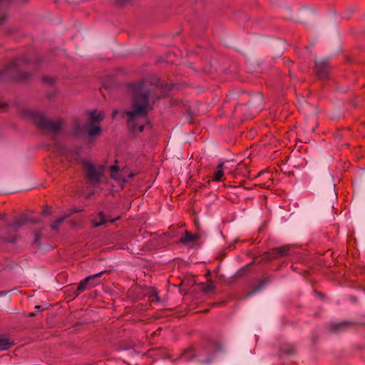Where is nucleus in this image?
<instances>
[{"label":"nucleus","mask_w":365,"mask_h":365,"mask_svg":"<svg viewBox=\"0 0 365 365\" xmlns=\"http://www.w3.org/2000/svg\"><path fill=\"white\" fill-rule=\"evenodd\" d=\"M129 2V0H116V4L120 6H125Z\"/></svg>","instance_id":"28"},{"label":"nucleus","mask_w":365,"mask_h":365,"mask_svg":"<svg viewBox=\"0 0 365 365\" xmlns=\"http://www.w3.org/2000/svg\"><path fill=\"white\" fill-rule=\"evenodd\" d=\"M69 215H66L64 217H61L58 218L53 223L51 224V227L53 230H58L59 229L60 225L64 221V220L68 217Z\"/></svg>","instance_id":"16"},{"label":"nucleus","mask_w":365,"mask_h":365,"mask_svg":"<svg viewBox=\"0 0 365 365\" xmlns=\"http://www.w3.org/2000/svg\"><path fill=\"white\" fill-rule=\"evenodd\" d=\"M81 147H74L71 150V153L76 155H80L81 154Z\"/></svg>","instance_id":"26"},{"label":"nucleus","mask_w":365,"mask_h":365,"mask_svg":"<svg viewBox=\"0 0 365 365\" xmlns=\"http://www.w3.org/2000/svg\"><path fill=\"white\" fill-rule=\"evenodd\" d=\"M8 292L9 291H0V297L6 295Z\"/></svg>","instance_id":"33"},{"label":"nucleus","mask_w":365,"mask_h":365,"mask_svg":"<svg viewBox=\"0 0 365 365\" xmlns=\"http://www.w3.org/2000/svg\"><path fill=\"white\" fill-rule=\"evenodd\" d=\"M346 324L347 322L345 321L333 322L330 324L329 328L332 331L336 332L341 331Z\"/></svg>","instance_id":"13"},{"label":"nucleus","mask_w":365,"mask_h":365,"mask_svg":"<svg viewBox=\"0 0 365 365\" xmlns=\"http://www.w3.org/2000/svg\"><path fill=\"white\" fill-rule=\"evenodd\" d=\"M31 218L28 216L24 215L21 216L19 218L16 219L13 223L9 224L8 225L9 229H12L14 231H17L19 227L23 226L26 224V222H29Z\"/></svg>","instance_id":"9"},{"label":"nucleus","mask_w":365,"mask_h":365,"mask_svg":"<svg viewBox=\"0 0 365 365\" xmlns=\"http://www.w3.org/2000/svg\"><path fill=\"white\" fill-rule=\"evenodd\" d=\"M3 75V73L0 72V76H1Z\"/></svg>","instance_id":"44"},{"label":"nucleus","mask_w":365,"mask_h":365,"mask_svg":"<svg viewBox=\"0 0 365 365\" xmlns=\"http://www.w3.org/2000/svg\"><path fill=\"white\" fill-rule=\"evenodd\" d=\"M284 352L287 355H292V354H295V349L293 346H290V347H289L287 349H285L284 350Z\"/></svg>","instance_id":"24"},{"label":"nucleus","mask_w":365,"mask_h":365,"mask_svg":"<svg viewBox=\"0 0 365 365\" xmlns=\"http://www.w3.org/2000/svg\"><path fill=\"white\" fill-rule=\"evenodd\" d=\"M260 106H261V104H259L258 108H259V110H262V108H260Z\"/></svg>","instance_id":"41"},{"label":"nucleus","mask_w":365,"mask_h":365,"mask_svg":"<svg viewBox=\"0 0 365 365\" xmlns=\"http://www.w3.org/2000/svg\"><path fill=\"white\" fill-rule=\"evenodd\" d=\"M189 354H190L189 351H185L181 354V358L184 359L186 361L191 360L195 356V355L192 354V356H190Z\"/></svg>","instance_id":"22"},{"label":"nucleus","mask_w":365,"mask_h":365,"mask_svg":"<svg viewBox=\"0 0 365 365\" xmlns=\"http://www.w3.org/2000/svg\"><path fill=\"white\" fill-rule=\"evenodd\" d=\"M79 211H80L79 210L73 208V209H72V210H71V212H70L68 215H71V214H73V213L78 212H79Z\"/></svg>","instance_id":"34"},{"label":"nucleus","mask_w":365,"mask_h":365,"mask_svg":"<svg viewBox=\"0 0 365 365\" xmlns=\"http://www.w3.org/2000/svg\"><path fill=\"white\" fill-rule=\"evenodd\" d=\"M150 298L151 299V301L153 302H159L160 301V299H159V297L158 295V292L155 289H152L151 292H150Z\"/></svg>","instance_id":"20"},{"label":"nucleus","mask_w":365,"mask_h":365,"mask_svg":"<svg viewBox=\"0 0 365 365\" xmlns=\"http://www.w3.org/2000/svg\"><path fill=\"white\" fill-rule=\"evenodd\" d=\"M31 116L36 125L42 130L50 132L53 135L59 133L62 129L63 123L59 119L51 120L37 112H33Z\"/></svg>","instance_id":"2"},{"label":"nucleus","mask_w":365,"mask_h":365,"mask_svg":"<svg viewBox=\"0 0 365 365\" xmlns=\"http://www.w3.org/2000/svg\"><path fill=\"white\" fill-rule=\"evenodd\" d=\"M99 216L101 217L100 220H93V225L94 227H100V226L104 225L107 221L103 212H99Z\"/></svg>","instance_id":"15"},{"label":"nucleus","mask_w":365,"mask_h":365,"mask_svg":"<svg viewBox=\"0 0 365 365\" xmlns=\"http://www.w3.org/2000/svg\"><path fill=\"white\" fill-rule=\"evenodd\" d=\"M43 81H44L45 83H48V84H51V83H53V78H51L45 77V78H43Z\"/></svg>","instance_id":"30"},{"label":"nucleus","mask_w":365,"mask_h":365,"mask_svg":"<svg viewBox=\"0 0 365 365\" xmlns=\"http://www.w3.org/2000/svg\"><path fill=\"white\" fill-rule=\"evenodd\" d=\"M101 132V128L96 125H91L87 128V135L90 138L99 135Z\"/></svg>","instance_id":"11"},{"label":"nucleus","mask_w":365,"mask_h":365,"mask_svg":"<svg viewBox=\"0 0 365 365\" xmlns=\"http://www.w3.org/2000/svg\"><path fill=\"white\" fill-rule=\"evenodd\" d=\"M104 273V271H101L98 273L89 275L87 277H86L83 280L81 281L78 283V287H77V292H78V294L86 290L87 289L88 286H90L91 287L96 286L99 281H97V278L101 277Z\"/></svg>","instance_id":"4"},{"label":"nucleus","mask_w":365,"mask_h":365,"mask_svg":"<svg viewBox=\"0 0 365 365\" xmlns=\"http://www.w3.org/2000/svg\"><path fill=\"white\" fill-rule=\"evenodd\" d=\"M197 237V236L196 235H192L191 232L186 231L184 236L180 238V242L182 244H186L195 240Z\"/></svg>","instance_id":"12"},{"label":"nucleus","mask_w":365,"mask_h":365,"mask_svg":"<svg viewBox=\"0 0 365 365\" xmlns=\"http://www.w3.org/2000/svg\"><path fill=\"white\" fill-rule=\"evenodd\" d=\"M104 118V114L103 112H97L96 110H93L89 113V119L92 123H99Z\"/></svg>","instance_id":"10"},{"label":"nucleus","mask_w":365,"mask_h":365,"mask_svg":"<svg viewBox=\"0 0 365 365\" xmlns=\"http://www.w3.org/2000/svg\"><path fill=\"white\" fill-rule=\"evenodd\" d=\"M115 113H116V112H115V113L113 114V118L115 117Z\"/></svg>","instance_id":"43"},{"label":"nucleus","mask_w":365,"mask_h":365,"mask_svg":"<svg viewBox=\"0 0 365 365\" xmlns=\"http://www.w3.org/2000/svg\"><path fill=\"white\" fill-rule=\"evenodd\" d=\"M48 212H49V211H48V210H43V214H44V215L48 214Z\"/></svg>","instance_id":"36"},{"label":"nucleus","mask_w":365,"mask_h":365,"mask_svg":"<svg viewBox=\"0 0 365 365\" xmlns=\"http://www.w3.org/2000/svg\"><path fill=\"white\" fill-rule=\"evenodd\" d=\"M145 125H140L138 126V130L139 132H143L144 130Z\"/></svg>","instance_id":"32"},{"label":"nucleus","mask_w":365,"mask_h":365,"mask_svg":"<svg viewBox=\"0 0 365 365\" xmlns=\"http://www.w3.org/2000/svg\"><path fill=\"white\" fill-rule=\"evenodd\" d=\"M131 88L133 96L131 107L125 111L130 123L138 118H145L153 108L152 104L160 97L156 92V87L148 86L144 81L132 84Z\"/></svg>","instance_id":"1"},{"label":"nucleus","mask_w":365,"mask_h":365,"mask_svg":"<svg viewBox=\"0 0 365 365\" xmlns=\"http://www.w3.org/2000/svg\"><path fill=\"white\" fill-rule=\"evenodd\" d=\"M262 101V97L261 96H256L252 98V101H250V103L251 104L252 102H259L261 103Z\"/></svg>","instance_id":"27"},{"label":"nucleus","mask_w":365,"mask_h":365,"mask_svg":"<svg viewBox=\"0 0 365 365\" xmlns=\"http://www.w3.org/2000/svg\"><path fill=\"white\" fill-rule=\"evenodd\" d=\"M233 162L232 164H228V168L226 170H224V171H227L228 173L232 172V168H235L236 166V163L234 160H232Z\"/></svg>","instance_id":"29"},{"label":"nucleus","mask_w":365,"mask_h":365,"mask_svg":"<svg viewBox=\"0 0 365 365\" xmlns=\"http://www.w3.org/2000/svg\"><path fill=\"white\" fill-rule=\"evenodd\" d=\"M29 62H30L29 58L26 56H24L21 58H16L9 65L7 68L4 71V73H9V72L11 71L12 70L16 69L17 68H19V66H21L22 65L29 63Z\"/></svg>","instance_id":"8"},{"label":"nucleus","mask_w":365,"mask_h":365,"mask_svg":"<svg viewBox=\"0 0 365 365\" xmlns=\"http://www.w3.org/2000/svg\"><path fill=\"white\" fill-rule=\"evenodd\" d=\"M31 77V73L29 72H25L24 73H21L17 76V78L20 81H27Z\"/></svg>","instance_id":"21"},{"label":"nucleus","mask_w":365,"mask_h":365,"mask_svg":"<svg viewBox=\"0 0 365 365\" xmlns=\"http://www.w3.org/2000/svg\"><path fill=\"white\" fill-rule=\"evenodd\" d=\"M132 128H133V130H136V129H137V128L135 127V125H132Z\"/></svg>","instance_id":"37"},{"label":"nucleus","mask_w":365,"mask_h":365,"mask_svg":"<svg viewBox=\"0 0 365 365\" xmlns=\"http://www.w3.org/2000/svg\"><path fill=\"white\" fill-rule=\"evenodd\" d=\"M14 342L7 338H0V351H4L9 349Z\"/></svg>","instance_id":"14"},{"label":"nucleus","mask_w":365,"mask_h":365,"mask_svg":"<svg viewBox=\"0 0 365 365\" xmlns=\"http://www.w3.org/2000/svg\"><path fill=\"white\" fill-rule=\"evenodd\" d=\"M119 171V167L117 165H112L110 167V178L113 179H117V175Z\"/></svg>","instance_id":"19"},{"label":"nucleus","mask_w":365,"mask_h":365,"mask_svg":"<svg viewBox=\"0 0 365 365\" xmlns=\"http://www.w3.org/2000/svg\"><path fill=\"white\" fill-rule=\"evenodd\" d=\"M232 161H224L221 162L217 167V170L214 173L212 180L216 182L221 180L222 175H224V170L228 168V164H232Z\"/></svg>","instance_id":"7"},{"label":"nucleus","mask_w":365,"mask_h":365,"mask_svg":"<svg viewBox=\"0 0 365 365\" xmlns=\"http://www.w3.org/2000/svg\"><path fill=\"white\" fill-rule=\"evenodd\" d=\"M262 287V285H259V286L255 287V289H253L252 291H250V292H248L246 294V297L252 296V294L257 293L258 291H259L261 289Z\"/></svg>","instance_id":"25"},{"label":"nucleus","mask_w":365,"mask_h":365,"mask_svg":"<svg viewBox=\"0 0 365 365\" xmlns=\"http://www.w3.org/2000/svg\"><path fill=\"white\" fill-rule=\"evenodd\" d=\"M315 70L319 78H326L329 76V66L327 60H317L315 62Z\"/></svg>","instance_id":"6"},{"label":"nucleus","mask_w":365,"mask_h":365,"mask_svg":"<svg viewBox=\"0 0 365 365\" xmlns=\"http://www.w3.org/2000/svg\"><path fill=\"white\" fill-rule=\"evenodd\" d=\"M84 129V126L81 127L78 123H76L73 129V135L75 136H78L81 135Z\"/></svg>","instance_id":"18"},{"label":"nucleus","mask_w":365,"mask_h":365,"mask_svg":"<svg viewBox=\"0 0 365 365\" xmlns=\"http://www.w3.org/2000/svg\"><path fill=\"white\" fill-rule=\"evenodd\" d=\"M260 106H261V104H259L258 108H259V110H262V108H260Z\"/></svg>","instance_id":"42"},{"label":"nucleus","mask_w":365,"mask_h":365,"mask_svg":"<svg viewBox=\"0 0 365 365\" xmlns=\"http://www.w3.org/2000/svg\"><path fill=\"white\" fill-rule=\"evenodd\" d=\"M41 240V235L38 232H36L34 236V241L38 247L40 246V242Z\"/></svg>","instance_id":"23"},{"label":"nucleus","mask_w":365,"mask_h":365,"mask_svg":"<svg viewBox=\"0 0 365 365\" xmlns=\"http://www.w3.org/2000/svg\"><path fill=\"white\" fill-rule=\"evenodd\" d=\"M36 308L38 309H40L41 306H36Z\"/></svg>","instance_id":"39"},{"label":"nucleus","mask_w":365,"mask_h":365,"mask_svg":"<svg viewBox=\"0 0 365 365\" xmlns=\"http://www.w3.org/2000/svg\"><path fill=\"white\" fill-rule=\"evenodd\" d=\"M119 217H116V218H115V219H110V222H114L115 220H117L118 219H119Z\"/></svg>","instance_id":"35"},{"label":"nucleus","mask_w":365,"mask_h":365,"mask_svg":"<svg viewBox=\"0 0 365 365\" xmlns=\"http://www.w3.org/2000/svg\"><path fill=\"white\" fill-rule=\"evenodd\" d=\"M83 163L86 169V175L88 182L93 185H98L104 175L105 166H96L87 160Z\"/></svg>","instance_id":"3"},{"label":"nucleus","mask_w":365,"mask_h":365,"mask_svg":"<svg viewBox=\"0 0 365 365\" xmlns=\"http://www.w3.org/2000/svg\"><path fill=\"white\" fill-rule=\"evenodd\" d=\"M199 361L200 363H202V364H210V363H211L212 361V359L207 358V359H206L205 360H200Z\"/></svg>","instance_id":"31"},{"label":"nucleus","mask_w":365,"mask_h":365,"mask_svg":"<svg viewBox=\"0 0 365 365\" xmlns=\"http://www.w3.org/2000/svg\"><path fill=\"white\" fill-rule=\"evenodd\" d=\"M214 283L212 281H209L206 284H205L202 287V291L204 292L208 293L212 292L214 290Z\"/></svg>","instance_id":"17"},{"label":"nucleus","mask_w":365,"mask_h":365,"mask_svg":"<svg viewBox=\"0 0 365 365\" xmlns=\"http://www.w3.org/2000/svg\"><path fill=\"white\" fill-rule=\"evenodd\" d=\"M260 106H261V104H259L258 108H259V110H262V108H260Z\"/></svg>","instance_id":"40"},{"label":"nucleus","mask_w":365,"mask_h":365,"mask_svg":"<svg viewBox=\"0 0 365 365\" xmlns=\"http://www.w3.org/2000/svg\"><path fill=\"white\" fill-rule=\"evenodd\" d=\"M5 215H0V220H2L4 218Z\"/></svg>","instance_id":"38"},{"label":"nucleus","mask_w":365,"mask_h":365,"mask_svg":"<svg viewBox=\"0 0 365 365\" xmlns=\"http://www.w3.org/2000/svg\"><path fill=\"white\" fill-rule=\"evenodd\" d=\"M290 255V248L288 246H283L273 250L271 252H265L263 255L264 260H272L278 257H282Z\"/></svg>","instance_id":"5"}]
</instances>
